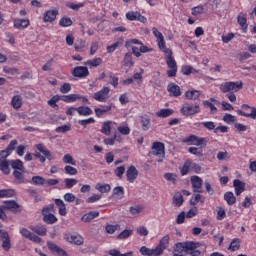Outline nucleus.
<instances>
[{"label":"nucleus","mask_w":256,"mask_h":256,"mask_svg":"<svg viewBox=\"0 0 256 256\" xmlns=\"http://www.w3.org/2000/svg\"><path fill=\"white\" fill-rule=\"evenodd\" d=\"M30 229L31 231L36 233V235H41V236L47 235V228H45V226H38V227L31 226Z\"/></svg>","instance_id":"43"},{"label":"nucleus","mask_w":256,"mask_h":256,"mask_svg":"<svg viewBox=\"0 0 256 256\" xmlns=\"http://www.w3.org/2000/svg\"><path fill=\"white\" fill-rule=\"evenodd\" d=\"M152 33L154 37L156 38L158 48L160 51H165L167 48V44L165 42V37L163 36V33H161L157 28L153 27L152 28Z\"/></svg>","instance_id":"9"},{"label":"nucleus","mask_w":256,"mask_h":256,"mask_svg":"<svg viewBox=\"0 0 256 256\" xmlns=\"http://www.w3.org/2000/svg\"><path fill=\"white\" fill-rule=\"evenodd\" d=\"M72 75L78 79H85L89 77V69L85 66H77L72 70Z\"/></svg>","instance_id":"11"},{"label":"nucleus","mask_w":256,"mask_h":256,"mask_svg":"<svg viewBox=\"0 0 256 256\" xmlns=\"http://www.w3.org/2000/svg\"><path fill=\"white\" fill-rule=\"evenodd\" d=\"M0 170L4 172L5 175H9V162L7 158L3 155V152H0Z\"/></svg>","instance_id":"20"},{"label":"nucleus","mask_w":256,"mask_h":256,"mask_svg":"<svg viewBox=\"0 0 256 256\" xmlns=\"http://www.w3.org/2000/svg\"><path fill=\"white\" fill-rule=\"evenodd\" d=\"M64 239L74 245H83V237L79 234L65 235Z\"/></svg>","instance_id":"17"},{"label":"nucleus","mask_w":256,"mask_h":256,"mask_svg":"<svg viewBox=\"0 0 256 256\" xmlns=\"http://www.w3.org/2000/svg\"><path fill=\"white\" fill-rule=\"evenodd\" d=\"M241 89H243L242 81L225 82L220 85V91L222 93H237V91H241Z\"/></svg>","instance_id":"2"},{"label":"nucleus","mask_w":256,"mask_h":256,"mask_svg":"<svg viewBox=\"0 0 256 256\" xmlns=\"http://www.w3.org/2000/svg\"><path fill=\"white\" fill-rule=\"evenodd\" d=\"M33 185H45L46 180L42 176H34L32 177Z\"/></svg>","instance_id":"57"},{"label":"nucleus","mask_w":256,"mask_h":256,"mask_svg":"<svg viewBox=\"0 0 256 256\" xmlns=\"http://www.w3.org/2000/svg\"><path fill=\"white\" fill-rule=\"evenodd\" d=\"M194 193H203V180L199 176L190 178Z\"/></svg>","instance_id":"12"},{"label":"nucleus","mask_w":256,"mask_h":256,"mask_svg":"<svg viewBox=\"0 0 256 256\" xmlns=\"http://www.w3.org/2000/svg\"><path fill=\"white\" fill-rule=\"evenodd\" d=\"M123 38H119L114 44L107 46L106 51L107 53H115L117 49H120V47H123Z\"/></svg>","instance_id":"25"},{"label":"nucleus","mask_w":256,"mask_h":256,"mask_svg":"<svg viewBox=\"0 0 256 256\" xmlns=\"http://www.w3.org/2000/svg\"><path fill=\"white\" fill-rule=\"evenodd\" d=\"M173 113V109H160L158 112H156V115L157 117H162L163 119H165L167 117H171Z\"/></svg>","instance_id":"41"},{"label":"nucleus","mask_w":256,"mask_h":256,"mask_svg":"<svg viewBox=\"0 0 256 256\" xmlns=\"http://www.w3.org/2000/svg\"><path fill=\"white\" fill-rule=\"evenodd\" d=\"M53 209V205H49L48 207L42 210L43 222L48 225H53V223H57V218L52 213H49Z\"/></svg>","instance_id":"8"},{"label":"nucleus","mask_w":256,"mask_h":256,"mask_svg":"<svg viewBox=\"0 0 256 256\" xmlns=\"http://www.w3.org/2000/svg\"><path fill=\"white\" fill-rule=\"evenodd\" d=\"M13 25L15 29H27V27L31 25V22L29 21V19L16 18L13 20Z\"/></svg>","instance_id":"18"},{"label":"nucleus","mask_w":256,"mask_h":256,"mask_svg":"<svg viewBox=\"0 0 256 256\" xmlns=\"http://www.w3.org/2000/svg\"><path fill=\"white\" fill-rule=\"evenodd\" d=\"M195 249L193 242H180L175 245L174 256H183V253H189V250Z\"/></svg>","instance_id":"3"},{"label":"nucleus","mask_w":256,"mask_h":256,"mask_svg":"<svg viewBox=\"0 0 256 256\" xmlns=\"http://www.w3.org/2000/svg\"><path fill=\"white\" fill-rule=\"evenodd\" d=\"M63 163H66L68 165H77V161H75V159H73V156H71V154H65L62 158Z\"/></svg>","instance_id":"48"},{"label":"nucleus","mask_w":256,"mask_h":256,"mask_svg":"<svg viewBox=\"0 0 256 256\" xmlns=\"http://www.w3.org/2000/svg\"><path fill=\"white\" fill-rule=\"evenodd\" d=\"M192 245H194V248L192 250H188L189 255H191V256H201V251L197 250L201 247V244L192 242Z\"/></svg>","instance_id":"46"},{"label":"nucleus","mask_w":256,"mask_h":256,"mask_svg":"<svg viewBox=\"0 0 256 256\" xmlns=\"http://www.w3.org/2000/svg\"><path fill=\"white\" fill-rule=\"evenodd\" d=\"M109 93H111V89L105 86L100 91L94 93L92 98H94L95 101H98L99 103H105L107 102V99H109Z\"/></svg>","instance_id":"7"},{"label":"nucleus","mask_w":256,"mask_h":256,"mask_svg":"<svg viewBox=\"0 0 256 256\" xmlns=\"http://www.w3.org/2000/svg\"><path fill=\"white\" fill-rule=\"evenodd\" d=\"M184 143H186V145H195L196 147H201V145H207V140L195 135H190L184 140Z\"/></svg>","instance_id":"10"},{"label":"nucleus","mask_w":256,"mask_h":256,"mask_svg":"<svg viewBox=\"0 0 256 256\" xmlns=\"http://www.w3.org/2000/svg\"><path fill=\"white\" fill-rule=\"evenodd\" d=\"M64 183L66 189H72V187H75V185H77L78 181L75 178H65Z\"/></svg>","instance_id":"50"},{"label":"nucleus","mask_w":256,"mask_h":256,"mask_svg":"<svg viewBox=\"0 0 256 256\" xmlns=\"http://www.w3.org/2000/svg\"><path fill=\"white\" fill-rule=\"evenodd\" d=\"M162 53L165 55L166 64L168 67L167 75L168 77H177V62L173 58V50L171 48H166L162 50Z\"/></svg>","instance_id":"1"},{"label":"nucleus","mask_w":256,"mask_h":256,"mask_svg":"<svg viewBox=\"0 0 256 256\" xmlns=\"http://www.w3.org/2000/svg\"><path fill=\"white\" fill-rule=\"evenodd\" d=\"M224 200L226 201L227 205H235V203H237V198L233 192H226L224 194Z\"/></svg>","instance_id":"37"},{"label":"nucleus","mask_w":256,"mask_h":256,"mask_svg":"<svg viewBox=\"0 0 256 256\" xmlns=\"http://www.w3.org/2000/svg\"><path fill=\"white\" fill-rule=\"evenodd\" d=\"M183 75H191V73H199V70H196L192 66L184 65L181 69Z\"/></svg>","instance_id":"47"},{"label":"nucleus","mask_w":256,"mask_h":256,"mask_svg":"<svg viewBox=\"0 0 256 256\" xmlns=\"http://www.w3.org/2000/svg\"><path fill=\"white\" fill-rule=\"evenodd\" d=\"M105 229H106V233H108L109 235H113L115 231H119V229H121V226L119 224H116V225L108 224L106 225Z\"/></svg>","instance_id":"49"},{"label":"nucleus","mask_w":256,"mask_h":256,"mask_svg":"<svg viewBox=\"0 0 256 256\" xmlns=\"http://www.w3.org/2000/svg\"><path fill=\"white\" fill-rule=\"evenodd\" d=\"M15 191L13 189H2L0 190V199L5 197H14Z\"/></svg>","instance_id":"45"},{"label":"nucleus","mask_w":256,"mask_h":256,"mask_svg":"<svg viewBox=\"0 0 256 256\" xmlns=\"http://www.w3.org/2000/svg\"><path fill=\"white\" fill-rule=\"evenodd\" d=\"M11 166L13 169H16V171H23V161L19 159L13 160L11 162Z\"/></svg>","instance_id":"54"},{"label":"nucleus","mask_w":256,"mask_h":256,"mask_svg":"<svg viewBox=\"0 0 256 256\" xmlns=\"http://www.w3.org/2000/svg\"><path fill=\"white\" fill-rule=\"evenodd\" d=\"M114 173L118 179H122L123 175H125V166H119L114 170Z\"/></svg>","instance_id":"60"},{"label":"nucleus","mask_w":256,"mask_h":256,"mask_svg":"<svg viewBox=\"0 0 256 256\" xmlns=\"http://www.w3.org/2000/svg\"><path fill=\"white\" fill-rule=\"evenodd\" d=\"M132 235H133V230H124L117 236V239H120V240L129 239V237H131Z\"/></svg>","instance_id":"55"},{"label":"nucleus","mask_w":256,"mask_h":256,"mask_svg":"<svg viewBox=\"0 0 256 256\" xmlns=\"http://www.w3.org/2000/svg\"><path fill=\"white\" fill-rule=\"evenodd\" d=\"M139 252L141 253V255L143 256H153V251L150 248H147L146 246H142L139 249Z\"/></svg>","instance_id":"61"},{"label":"nucleus","mask_w":256,"mask_h":256,"mask_svg":"<svg viewBox=\"0 0 256 256\" xmlns=\"http://www.w3.org/2000/svg\"><path fill=\"white\" fill-rule=\"evenodd\" d=\"M76 111L79 115L83 117H89V115H93V110L87 106H80L76 108Z\"/></svg>","instance_id":"35"},{"label":"nucleus","mask_w":256,"mask_h":256,"mask_svg":"<svg viewBox=\"0 0 256 256\" xmlns=\"http://www.w3.org/2000/svg\"><path fill=\"white\" fill-rule=\"evenodd\" d=\"M126 19L128 21H140V23H147V18L138 11H130L126 13Z\"/></svg>","instance_id":"13"},{"label":"nucleus","mask_w":256,"mask_h":256,"mask_svg":"<svg viewBox=\"0 0 256 256\" xmlns=\"http://www.w3.org/2000/svg\"><path fill=\"white\" fill-rule=\"evenodd\" d=\"M126 177L129 183H135V180L139 177V171L135 166H130L126 171Z\"/></svg>","instance_id":"15"},{"label":"nucleus","mask_w":256,"mask_h":256,"mask_svg":"<svg viewBox=\"0 0 256 256\" xmlns=\"http://www.w3.org/2000/svg\"><path fill=\"white\" fill-rule=\"evenodd\" d=\"M60 27H71L73 25V20L69 17H63L59 21Z\"/></svg>","instance_id":"51"},{"label":"nucleus","mask_w":256,"mask_h":256,"mask_svg":"<svg viewBox=\"0 0 256 256\" xmlns=\"http://www.w3.org/2000/svg\"><path fill=\"white\" fill-rule=\"evenodd\" d=\"M1 239L2 249H4V251H9V249H11V238L9 237V233L7 231H4Z\"/></svg>","instance_id":"21"},{"label":"nucleus","mask_w":256,"mask_h":256,"mask_svg":"<svg viewBox=\"0 0 256 256\" xmlns=\"http://www.w3.org/2000/svg\"><path fill=\"white\" fill-rule=\"evenodd\" d=\"M79 99H81V95L79 94H69L61 97L64 103H75V101H79Z\"/></svg>","instance_id":"31"},{"label":"nucleus","mask_w":256,"mask_h":256,"mask_svg":"<svg viewBox=\"0 0 256 256\" xmlns=\"http://www.w3.org/2000/svg\"><path fill=\"white\" fill-rule=\"evenodd\" d=\"M103 63V60L101 58H94L92 60H88L86 65L89 67H99Z\"/></svg>","instance_id":"53"},{"label":"nucleus","mask_w":256,"mask_h":256,"mask_svg":"<svg viewBox=\"0 0 256 256\" xmlns=\"http://www.w3.org/2000/svg\"><path fill=\"white\" fill-rule=\"evenodd\" d=\"M199 111H201V109L199 108V104H189V103H185L180 110L182 115H185V117H189L191 115H197Z\"/></svg>","instance_id":"6"},{"label":"nucleus","mask_w":256,"mask_h":256,"mask_svg":"<svg viewBox=\"0 0 256 256\" xmlns=\"http://www.w3.org/2000/svg\"><path fill=\"white\" fill-rule=\"evenodd\" d=\"M167 245H169V236L166 235L160 240L158 247L165 251V249H167Z\"/></svg>","instance_id":"56"},{"label":"nucleus","mask_w":256,"mask_h":256,"mask_svg":"<svg viewBox=\"0 0 256 256\" xmlns=\"http://www.w3.org/2000/svg\"><path fill=\"white\" fill-rule=\"evenodd\" d=\"M240 247H241V241H239V239H234L230 243L229 249H231V251H237V250H239Z\"/></svg>","instance_id":"59"},{"label":"nucleus","mask_w":256,"mask_h":256,"mask_svg":"<svg viewBox=\"0 0 256 256\" xmlns=\"http://www.w3.org/2000/svg\"><path fill=\"white\" fill-rule=\"evenodd\" d=\"M59 15L58 10H48L44 12L43 14V22L44 23H53L57 19V16Z\"/></svg>","instance_id":"14"},{"label":"nucleus","mask_w":256,"mask_h":256,"mask_svg":"<svg viewBox=\"0 0 256 256\" xmlns=\"http://www.w3.org/2000/svg\"><path fill=\"white\" fill-rule=\"evenodd\" d=\"M140 123L142 125L143 131H149L151 127V118H149V116L147 115L142 116L140 119Z\"/></svg>","instance_id":"36"},{"label":"nucleus","mask_w":256,"mask_h":256,"mask_svg":"<svg viewBox=\"0 0 256 256\" xmlns=\"http://www.w3.org/2000/svg\"><path fill=\"white\" fill-rule=\"evenodd\" d=\"M151 149V153L154 157H157L158 162L161 163V161L165 159V144L161 142H154Z\"/></svg>","instance_id":"4"},{"label":"nucleus","mask_w":256,"mask_h":256,"mask_svg":"<svg viewBox=\"0 0 256 256\" xmlns=\"http://www.w3.org/2000/svg\"><path fill=\"white\" fill-rule=\"evenodd\" d=\"M173 204L176 207H181V205H183V194H181V192H177L176 194H174Z\"/></svg>","instance_id":"44"},{"label":"nucleus","mask_w":256,"mask_h":256,"mask_svg":"<svg viewBox=\"0 0 256 256\" xmlns=\"http://www.w3.org/2000/svg\"><path fill=\"white\" fill-rule=\"evenodd\" d=\"M120 135H129L131 133V128L127 125H120L117 128Z\"/></svg>","instance_id":"52"},{"label":"nucleus","mask_w":256,"mask_h":256,"mask_svg":"<svg viewBox=\"0 0 256 256\" xmlns=\"http://www.w3.org/2000/svg\"><path fill=\"white\" fill-rule=\"evenodd\" d=\"M6 211H11L12 213L19 212V204L15 201H6L4 204Z\"/></svg>","instance_id":"24"},{"label":"nucleus","mask_w":256,"mask_h":256,"mask_svg":"<svg viewBox=\"0 0 256 256\" xmlns=\"http://www.w3.org/2000/svg\"><path fill=\"white\" fill-rule=\"evenodd\" d=\"M233 185L237 196L241 195V193L245 191V183L243 181L236 179L234 180Z\"/></svg>","instance_id":"27"},{"label":"nucleus","mask_w":256,"mask_h":256,"mask_svg":"<svg viewBox=\"0 0 256 256\" xmlns=\"http://www.w3.org/2000/svg\"><path fill=\"white\" fill-rule=\"evenodd\" d=\"M242 110H237L238 115L241 117H247L249 119H256V108L253 106H249L247 104H243L241 106Z\"/></svg>","instance_id":"5"},{"label":"nucleus","mask_w":256,"mask_h":256,"mask_svg":"<svg viewBox=\"0 0 256 256\" xmlns=\"http://www.w3.org/2000/svg\"><path fill=\"white\" fill-rule=\"evenodd\" d=\"M190 169H191V161L187 160L181 169V175H187Z\"/></svg>","instance_id":"62"},{"label":"nucleus","mask_w":256,"mask_h":256,"mask_svg":"<svg viewBox=\"0 0 256 256\" xmlns=\"http://www.w3.org/2000/svg\"><path fill=\"white\" fill-rule=\"evenodd\" d=\"M238 24L242 28V31H247V16L240 14L237 17Z\"/></svg>","instance_id":"42"},{"label":"nucleus","mask_w":256,"mask_h":256,"mask_svg":"<svg viewBox=\"0 0 256 256\" xmlns=\"http://www.w3.org/2000/svg\"><path fill=\"white\" fill-rule=\"evenodd\" d=\"M95 189L96 191H99V193H109L111 191V185L97 183Z\"/></svg>","instance_id":"38"},{"label":"nucleus","mask_w":256,"mask_h":256,"mask_svg":"<svg viewBox=\"0 0 256 256\" xmlns=\"http://www.w3.org/2000/svg\"><path fill=\"white\" fill-rule=\"evenodd\" d=\"M167 91L170 97H181V87L173 82L168 84Z\"/></svg>","instance_id":"16"},{"label":"nucleus","mask_w":256,"mask_h":256,"mask_svg":"<svg viewBox=\"0 0 256 256\" xmlns=\"http://www.w3.org/2000/svg\"><path fill=\"white\" fill-rule=\"evenodd\" d=\"M123 67H133V53L128 52L125 54L123 61H122Z\"/></svg>","instance_id":"34"},{"label":"nucleus","mask_w":256,"mask_h":256,"mask_svg":"<svg viewBox=\"0 0 256 256\" xmlns=\"http://www.w3.org/2000/svg\"><path fill=\"white\" fill-rule=\"evenodd\" d=\"M64 170L66 175H77V170L73 166L67 165L64 167Z\"/></svg>","instance_id":"63"},{"label":"nucleus","mask_w":256,"mask_h":256,"mask_svg":"<svg viewBox=\"0 0 256 256\" xmlns=\"http://www.w3.org/2000/svg\"><path fill=\"white\" fill-rule=\"evenodd\" d=\"M111 125H113L112 121H106L102 124L101 133L103 135H111Z\"/></svg>","instance_id":"40"},{"label":"nucleus","mask_w":256,"mask_h":256,"mask_svg":"<svg viewBox=\"0 0 256 256\" xmlns=\"http://www.w3.org/2000/svg\"><path fill=\"white\" fill-rule=\"evenodd\" d=\"M13 176L15 178V183L18 185H21L23 183H29V180L25 179V176H23V172L21 170H15L13 172Z\"/></svg>","instance_id":"23"},{"label":"nucleus","mask_w":256,"mask_h":256,"mask_svg":"<svg viewBox=\"0 0 256 256\" xmlns=\"http://www.w3.org/2000/svg\"><path fill=\"white\" fill-rule=\"evenodd\" d=\"M108 254L111 256H133V252L121 254L119 250H115V249L109 250Z\"/></svg>","instance_id":"58"},{"label":"nucleus","mask_w":256,"mask_h":256,"mask_svg":"<svg viewBox=\"0 0 256 256\" xmlns=\"http://www.w3.org/2000/svg\"><path fill=\"white\" fill-rule=\"evenodd\" d=\"M198 203H205V197L201 194L193 195L190 199V205H197Z\"/></svg>","instance_id":"39"},{"label":"nucleus","mask_w":256,"mask_h":256,"mask_svg":"<svg viewBox=\"0 0 256 256\" xmlns=\"http://www.w3.org/2000/svg\"><path fill=\"white\" fill-rule=\"evenodd\" d=\"M112 197H114V199H123V197H125V189L123 186L115 187L112 191Z\"/></svg>","instance_id":"28"},{"label":"nucleus","mask_w":256,"mask_h":256,"mask_svg":"<svg viewBox=\"0 0 256 256\" xmlns=\"http://www.w3.org/2000/svg\"><path fill=\"white\" fill-rule=\"evenodd\" d=\"M36 149L39 151V153H42V155H44L46 159H48V161H53V159H55V156L53 155V153L47 150V148H45V145L37 144Z\"/></svg>","instance_id":"19"},{"label":"nucleus","mask_w":256,"mask_h":256,"mask_svg":"<svg viewBox=\"0 0 256 256\" xmlns=\"http://www.w3.org/2000/svg\"><path fill=\"white\" fill-rule=\"evenodd\" d=\"M55 205L59 209V215H61L62 217H65V215H67V206H65V202H63V200L61 199H56Z\"/></svg>","instance_id":"30"},{"label":"nucleus","mask_w":256,"mask_h":256,"mask_svg":"<svg viewBox=\"0 0 256 256\" xmlns=\"http://www.w3.org/2000/svg\"><path fill=\"white\" fill-rule=\"evenodd\" d=\"M17 140H12L10 142V144L7 146L6 150H2V155L5 156V158L7 159V157H9V155H11V152L15 151V147H17Z\"/></svg>","instance_id":"26"},{"label":"nucleus","mask_w":256,"mask_h":256,"mask_svg":"<svg viewBox=\"0 0 256 256\" xmlns=\"http://www.w3.org/2000/svg\"><path fill=\"white\" fill-rule=\"evenodd\" d=\"M143 212V206H133L130 207L131 215H139V213Z\"/></svg>","instance_id":"64"},{"label":"nucleus","mask_w":256,"mask_h":256,"mask_svg":"<svg viewBox=\"0 0 256 256\" xmlns=\"http://www.w3.org/2000/svg\"><path fill=\"white\" fill-rule=\"evenodd\" d=\"M97 217H99V211H91L84 214L81 221H83V223H91V221H93V219H97Z\"/></svg>","instance_id":"22"},{"label":"nucleus","mask_w":256,"mask_h":256,"mask_svg":"<svg viewBox=\"0 0 256 256\" xmlns=\"http://www.w3.org/2000/svg\"><path fill=\"white\" fill-rule=\"evenodd\" d=\"M113 109V105H107V106H102L101 108H95V115L96 117H103L105 113H109Z\"/></svg>","instance_id":"29"},{"label":"nucleus","mask_w":256,"mask_h":256,"mask_svg":"<svg viewBox=\"0 0 256 256\" xmlns=\"http://www.w3.org/2000/svg\"><path fill=\"white\" fill-rule=\"evenodd\" d=\"M186 99H189L190 101H195L201 97V92L199 90H188L185 93Z\"/></svg>","instance_id":"32"},{"label":"nucleus","mask_w":256,"mask_h":256,"mask_svg":"<svg viewBox=\"0 0 256 256\" xmlns=\"http://www.w3.org/2000/svg\"><path fill=\"white\" fill-rule=\"evenodd\" d=\"M23 105V97L21 95H16L11 100V106L13 109H21Z\"/></svg>","instance_id":"33"}]
</instances>
